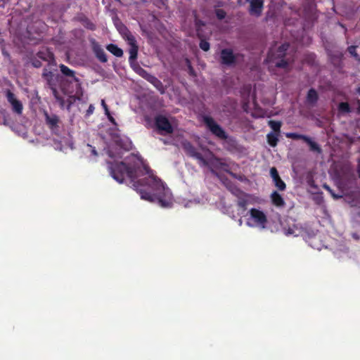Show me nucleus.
Masks as SVG:
<instances>
[{"label":"nucleus","instance_id":"obj_1","mask_svg":"<svg viewBox=\"0 0 360 360\" xmlns=\"http://www.w3.org/2000/svg\"><path fill=\"white\" fill-rule=\"evenodd\" d=\"M112 178L119 183L129 179L131 187L141 195V198L150 202H156L167 208L173 205L170 190L146 166L141 157L131 154L124 161L108 162Z\"/></svg>","mask_w":360,"mask_h":360},{"label":"nucleus","instance_id":"obj_2","mask_svg":"<svg viewBox=\"0 0 360 360\" xmlns=\"http://www.w3.org/2000/svg\"><path fill=\"white\" fill-rule=\"evenodd\" d=\"M184 147L186 153L191 157L195 158L198 163L202 166H212L217 165L219 160L214 158L213 155L209 150H202L201 153L197 152L195 149L189 143H184Z\"/></svg>","mask_w":360,"mask_h":360},{"label":"nucleus","instance_id":"obj_3","mask_svg":"<svg viewBox=\"0 0 360 360\" xmlns=\"http://www.w3.org/2000/svg\"><path fill=\"white\" fill-rule=\"evenodd\" d=\"M267 222V217L263 211L255 208L250 210L248 226L264 229L266 227Z\"/></svg>","mask_w":360,"mask_h":360},{"label":"nucleus","instance_id":"obj_4","mask_svg":"<svg viewBox=\"0 0 360 360\" xmlns=\"http://www.w3.org/2000/svg\"><path fill=\"white\" fill-rule=\"evenodd\" d=\"M288 45L284 44L279 47L278 54L276 56L274 53H271L266 59V62L269 64V68L276 67L288 70V63L283 59L284 52L288 49Z\"/></svg>","mask_w":360,"mask_h":360},{"label":"nucleus","instance_id":"obj_5","mask_svg":"<svg viewBox=\"0 0 360 360\" xmlns=\"http://www.w3.org/2000/svg\"><path fill=\"white\" fill-rule=\"evenodd\" d=\"M115 147H111L108 151V155L110 157L113 158H120L121 153L115 152L114 150H116L117 148H120V149H123L124 150H128L131 148V142L129 140L128 138H117L115 141Z\"/></svg>","mask_w":360,"mask_h":360},{"label":"nucleus","instance_id":"obj_6","mask_svg":"<svg viewBox=\"0 0 360 360\" xmlns=\"http://www.w3.org/2000/svg\"><path fill=\"white\" fill-rule=\"evenodd\" d=\"M243 56L239 53H234L231 49H224L221 52V61L223 64L226 65H233L240 60Z\"/></svg>","mask_w":360,"mask_h":360},{"label":"nucleus","instance_id":"obj_7","mask_svg":"<svg viewBox=\"0 0 360 360\" xmlns=\"http://www.w3.org/2000/svg\"><path fill=\"white\" fill-rule=\"evenodd\" d=\"M124 37L127 41L128 44L130 46L129 52V60L130 63H133L138 53V46L136 45V41L134 37L128 32H126L124 34Z\"/></svg>","mask_w":360,"mask_h":360},{"label":"nucleus","instance_id":"obj_8","mask_svg":"<svg viewBox=\"0 0 360 360\" xmlns=\"http://www.w3.org/2000/svg\"><path fill=\"white\" fill-rule=\"evenodd\" d=\"M204 120L209 129L214 135L220 139H225L226 137L225 131L212 120V118L206 117Z\"/></svg>","mask_w":360,"mask_h":360},{"label":"nucleus","instance_id":"obj_9","mask_svg":"<svg viewBox=\"0 0 360 360\" xmlns=\"http://www.w3.org/2000/svg\"><path fill=\"white\" fill-rule=\"evenodd\" d=\"M156 125L162 134H167L173 131V127L172 123L165 117H157Z\"/></svg>","mask_w":360,"mask_h":360},{"label":"nucleus","instance_id":"obj_10","mask_svg":"<svg viewBox=\"0 0 360 360\" xmlns=\"http://www.w3.org/2000/svg\"><path fill=\"white\" fill-rule=\"evenodd\" d=\"M249 13L251 15L259 17L263 11L264 0H250Z\"/></svg>","mask_w":360,"mask_h":360},{"label":"nucleus","instance_id":"obj_11","mask_svg":"<svg viewBox=\"0 0 360 360\" xmlns=\"http://www.w3.org/2000/svg\"><path fill=\"white\" fill-rule=\"evenodd\" d=\"M7 99L11 104L13 111L20 115L22 111V105L21 102L16 99L14 94L10 91L7 93Z\"/></svg>","mask_w":360,"mask_h":360},{"label":"nucleus","instance_id":"obj_12","mask_svg":"<svg viewBox=\"0 0 360 360\" xmlns=\"http://www.w3.org/2000/svg\"><path fill=\"white\" fill-rule=\"evenodd\" d=\"M271 201L273 204L276 207H283L285 205V201L280 194L277 192H274L271 195Z\"/></svg>","mask_w":360,"mask_h":360},{"label":"nucleus","instance_id":"obj_13","mask_svg":"<svg viewBox=\"0 0 360 360\" xmlns=\"http://www.w3.org/2000/svg\"><path fill=\"white\" fill-rule=\"evenodd\" d=\"M278 141V134L276 132H271L267 134V141L268 143L272 146L275 147L277 145Z\"/></svg>","mask_w":360,"mask_h":360},{"label":"nucleus","instance_id":"obj_14","mask_svg":"<svg viewBox=\"0 0 360 360\" xmlns=\"http://www.w3.org/2000/svg\"><path fill=\"white\" fill-rule=\"evenodd\" d=\"M107 49L117 57H121L123 55L122 50L115 44L108 45Z\"/></svg>","mask_w":360,"mask_h":360},{"label":"nucleus","instance_id":"obj_15","mask_svg":"<svg viewBox=\"0 0 360 360\" xmlns=\"http://www.w3.org/2000/svg\"><path fill=\"white\" fill-rule=\"evenodd\" d=\"M45 117L46 122L50 125L51 128H53L57 125L58 122V117L56 115H49L48 113L45 112Z\"/></svg>","mask_w":360,"mask_h":360},{"label":"nucleus","instance_id":"obj_16","mask_svg":"<svg viewBox=\"0 0 360 360\" xmlns=\"http://www.w3.org/2000/svg\"><path fill=\"white\" fill-rule=\"evenodd\" d=\"M94 51H95L96 57L98 58V60L100 61H101L103 63H105L107 61V56H106L104 51L101 48H100L98 46H95Z\"/></svg>","mask_w":360,"mask_h":360},{"label":"nucleus","instance_id":"obj_17","mask_svg":"<svg viewBox=\"0 0 360 360\" xmlns=\"http://www.w3.org/2000/svg\"><path fill=\"white\" fill-rule=\"evenodd\" d=\"M318 99V95L315 90L310 89L307 94V102L314 104Z\"/></svg>","mask_w":360,"mask_h":360},{"label":"nucleus","instance_id":"obj_18","mask_svg":"<svg viewBox=\"0 0 360 360\" xmlns=\"http://www.w3.org/2000/svg\"><path fill=\"white\" fill-rule=\"evenodd\" d=\"M60 71L63 75L70 77H75V72L64 65H60Z\"/></svg>","mask_w":360,"mask_h":360},{"label":"nucleus","instance_id":"obj_19","mask_svg":"<svg viewBox=\"0 0 360 360\" xmlns=\"http://www.w3.org/2000/svg\"><path fill=\"white\" fill-rule=\"evenodd\" d=\"M269 125L276 133H279L281 126V123L280 122L270 120L269 121Z\"/></svg>","mask_w":360,"mask_h":360},{"label":"nucleus","instance_id":"obj_20","mask_svg":"<svg viewBox=\"0 0 360 360\" xmlns=\"http://www.w3.org/2000/svg\"><path fill=\"white\" fill-rule=\"evenodd\" d=\"M304 141L307 142L311 150H316V151H320V149L318 146V145L311 140L309 137L307 136V138H304Z\"/></svg>","mask_w":360,"mask_h":360},{"label":"nucleus","instance_id":"obj_21","mask_svg":"<svg viewBox=\"0 0 360 360\" xmlns=\"http://www.w3.org/2000/svg\"><path fill=\"white\" fill-rule=\"evenodd\" d=\"M286 137L290 138L292 139H302L304 141V138H307L306 136L295 134V133H287L285 134Z\"/></svg>","mask_w":360,"mask_h":360},{"label":"nucleus","instance_id":"obj_22","mask_svg":"<svg viewBox=\"0 0 360 360\" xmlns=\"http://www.w3.org/2000/svg\"><path fill=\"white\" fill-rule=\"evenodd\" d=\"M339 110L341 112L347 113L349 112V106L347 103H340L339 105Z\"/></svg>","mask_w":360,"mask_h":360},{"label":"nucleus","instance_id":"obj_23","mask_svg":"<svg viewBox=\"0 0 360 360\" xmlns=\"http://www.w3.org/2000/svg\"><path fill=\"white\" fill-rule=\"evenodd\" d=\"M275 186L281 191H283L285 188V183L281 179V178L275 180L274 181Z\"/></svg>","mask_w":360,"mask_h":360},{"label":"nucleus","instance_id":"obj_24","mask_svg":"<svg viewBox=\"0 0 360 360\" xmlns=\"http://www.w3.org/2000/svg\"><path fill=\"white\" fill-rule=\"evenodd\" d=\"M270 174L274 181L280 178L278 172L275 167H271L270 169Z\"/></svg>","mask_w":360,"mask_h":360},{"label":"nucleus","instance_id":"obj_25","mask_svg":"<svg viewBox=\"0 0 360 360\" xmlns=\"http://www.w3.org/2000/svg\"><path fill=\"white\" fill-rule=\"evenodd\" d=\"M200 47L205 51H207L210 49V44L204 40H202L200 43Z\"/></svg>","mask_w":360,"mask_h":360},{"label":"nucleus","instance_id":"obj_26","mask_svg":"<svg viewBox=\"0 0 360 360\" xmlns=\"http://www.w3.org/2000/svg\"><path fill=\"white\" fill-rule=\"evenodd\" d=\"M217 17H218V18H219V19H223V18L225 17L226 13H225V12H224V11H222V10H218V11H217Z\"/></svg>","mask_w":360,"mask_h":360},{"label":"nucleus","instance_id":"obj_27","mask_svg":"<svg viewBox=\"0 0 360 360\" xmlns=\"http://www.w3.org/2000/svg\"><path fill=\"white\" fill-rule=\"evenodd\" d=\"M87 148L89 149V150L91 152V155H94V156H97V152L95 149V148L92 147L90 145H87Z\"/></svg>","mask_w":360,"mask_h":360},{"label":"nucleus","instance_id":"obj_28","mask_svg":"<svg viewBox=\"0 0 360 360\" xmlns=\"http://www.w3.org/2000/svg\"><path fill=\"white\" fill-rule=\"evenodd\" d=\"M101 105L103 106L104 110H105V115H108V112H109V110L108 108V106L107 105L105 104V101L104 100H102L101 101Z\"/></svg>","mask_w":360,"mask_h":360},{"label":"nucleus","instance_id":"obj_29","mask_svg":"<svg viewBox=\"0 0 360 360\" xmlns=\"http://www.w3.org/2000/svg\"><path fill=\"white\" fill-rule=\"evenodd\" d=\"M285 233L287 236H288V235L297 236V234L295 233V231L292 229H290V228L288 229V230H285Z\"/></svg>","mask_w":360,"mask_h":360},{"label":"nucleus","instance_id":"obj_30","mask_svg":"<svg viewBox=\"0 0 360 360\" xmlns=\"http://www.w3.org/2000/svg\"><path fill=\"white\" fill-rule=\"evenodd\" d=\"M349 52L354 56H356V54L355 53V47L354 46H350L349 49Z\"/></svg>","mask_w":360,"mask_h":360},{"label":"nucleus","instance_id":"obj_31","mask_svg":"<svg viewBox=\"0 0 360 360\" xmlns=\"http://www.w3.org/2000/svg\"><path fill=\"white\" fill-rule=\"evenodd\" d=\"M94 110V105H90L89 108H88V110H87V114L90 115V114L93 113Z\"/></svg>","mask_w":360,"mask_h":360},{"label":"nucleus","instance_id":"obj_32","mask_svg":"<svg viewBox=\"0 0 360 360\" xmlns=\"http://www.w3.org/2000/svg\"><path fill=\"white\" fill-rule=\"evenodd\" d=\"M110 122L112 124H115V119L111 116L110 112H108V115H106Z\"/></svg>","mask_w":360,"mask_h":360},{"label":"nucleus","instance_id":"obj_33","mask_svg":"<svg viewBox=\"0 0 360 360\" xmlns=\"http://www.w3.org/2000/svg\"><path fill=\"white\" fill-rule=\"evenodd\" d=\"M326 188L328 190V191H330V193H331V194L333 195V198H340V197H341V195H336L333 194V193H332V191L329 188V187L326 186Z\"/></svg>","mask_w":360,"mask_h":360},{"label":"nucleus","instance_id":"obj_34","mask_svg":"<svg viewBox=\"0 0 360 360\" xmlns=\"http://www.w3.org/2000/svg\"><path fill=\"white\" fill-rule=\"evenodd\" d=\"M250 0H238V3L241 5L245 4L246 3L249 2Z\"/></svg>","mask_w":360,"mask_h":360},{"label":"nucleus","instance_id":"obj_35","mask_svg":"<svg viewBox=\"0 0 360 360\" xmlns=\"http://www.w3.org/2000/svg\"><path fill=\"white\" fill-rule=\"evenodd\" d=\"M55 148L57 150H63V147L60 145L58 144V143H56Z\"/></svg>","mask_w":360,"mask_h":360},{"label":"nucleus","instance_id":"obj_36","mask_svg":"<svg viewBox=\"0 0 360 360\" xmlns=\"http://www.w3.org/2000/svg\"><path fill=\"white\" fill-rule=\"evenodd\" d=\"M139 71H140V74L145 72V71L142 69H140Z\"/></svg>","mask_w":360,"mask_h":360},{"label":"nucleus","instance_id":"obj_37","mask_svg":"<svg viewBox=\"0 0 360 360\" xmlns=\"http://www.w3.org/2000/svg\"><path fill=\"white\" fill-rule=\"evenodd\" d=\"M239 224H240V225L242 224V220L241 219L239 220Z\"/></svg>","mask_w":360,"mask_h":360},{"label":"nucleus","instance_id":"obj_38","mask_svg":"<svg viewBox=\"0 0 360 360\" xmlns=\"http://www.w3.org/2000/svg\"><path fill=\"white\" fill-rule=\"evenodd\" d=\"M359 176H360V165H359Z\"/></svg>","mask_w":360,"mask_h":360}]
</instances>
